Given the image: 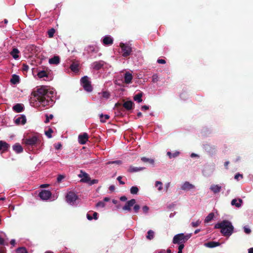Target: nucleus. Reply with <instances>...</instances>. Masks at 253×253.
I'll return each instance as SVG.
<instances>
[{
  "mask_svg": "<svg viewBox=\"0 0 253 253\" xmlns=\"http://www.w3.org/2000/svg\"><path fill=\"white\" fill-rule=\"evenodd\" d=\"M104 65V62L103 61H99L93 62L91 64V67L95 70H98L101 69Z\"/></svg>",
  "mask_w": 253,
  "mask_h": 253,
  "instance_id": "nucleus-12",
  "label": "nucleus"
},
{
  "mask_svg": "<svg viewBox=\"0 0 253 253\" xmlns=\"http://www.w3.org/2000/svg\"><path fill=\"white\" fill-rule=\"evenodd\" d=\"M65 178V176L63 175H59L58 176L57 178V181L58 182H60L64 178Z\"/></svg>",
  "mask_w": 253,
  "mask_h": 253,
  "instance_id": "nucleus-50",
  "label": "nucleus"
},
{
  "mask_svg": "<svg viewBox=\"0 0 253 253\" xmlns=\"http://www.w3.org/2000/svg\"><path fill=\"white\" fill-rule=\"evenodd\" d=\"M109 118V116L108 115H100V121L102 123H104Z\"/></svg>",
  "mask_w": 253,
  "mask_h": 253,
  "instance_id": "nucleus-36",
  "label": "nucleus"
},
{
  "mask_svg": "<svg viewBox=\"0 0 253 253\" xmlns=\"http://www.w3.org/2000/svg\"><path fill=\"white\" fill-rule=\"evenodd\" d=\"M55 33V30L51 29L48 31V35L49 38H52Z\"/></svg>",
  "mask_w": 253,
  "mask_h": 253,
  "instance_id": "nucleus-43",
  "label": "nucleus"
},
{
  "mask_svg": "<svg viewBox=\"0 0 253 253\" xmlns=\"http://www.w3.org/2000/svg\"><path fill=\"white\" fill-rule=\"evenodd\" d=\"M78 140L80 144H84L88 140V134L86 133H84L79 135Z\"/></svg>",
  "mask_w": 253,
  "mask_h": 253,
  "instance_id": "nucleus-15",
  "label": "nucleus"
},
{
  "mask_svg": "<svg viewBox=\"0 0 253 253\" xmlns=\"http://www.w3.org/2000/svg\"><path fill=\"white\" fill-rule=\"evenodd\" d=\"M53 117V115L50 114L49 115H46V120L45 121V123H47L49 122L50 120H51Z\"/></svg>",
  "mask_w": 253,
  "mask_h": 253,
  "instance_id": "nucleus-46",
  "label": "nucleus"
},
{
  "mask_svg": "<svg viewBox=\"0 0 253 253\" xmlns=\"http://www.w3.org/2000/svg\"><path fill=\"white\" fill-rule=\"evenodd\" d=\"M56 99V92L53 88L41 87L38 89L35 102H32L34 107H45L52 106Z\"/></svg>",
  "mask_w": 253,
  "mask_h": 253,
  "instance_id": "nucleus-1",
  "label": "nucleus"
},
{
  "mask_svg": "<svg viewBox=\"0 0 253 253\" xmlns=\"http://www.w3.org/2000/svg\"><path fill=\"white\" fill-rule=\"evenodd\" d=\"M154 232L151 230H150L147 232V235L146 236V238L148 240H152L154 237Z\"/></svg>",
  "mask_w": 253,
  "mask_h": 253,
  "instance_id": "nucleus-32",
  "label": "nucleus"
},
{
  "mask_svg": "<svg viewBox=\"0 0 253 253\" xmlns=\"http://www.w3.org/2000/svg\"><path fill=\"white\" fill-rule=\"evenodd\" d=\"M37 75H38V77L40 79H42L44 77H47V74L45 71H41L39 72L38 73Z\"/></svg>",
  "mask_w": 253,
  "mask_h": 253,
  "instance_id": "nucleus-35",
  "label": "nucleus"
},
{
  "mask_svg": "<svg viewBox=\"0 0 253 253\" xmlns=\"http://www.w3.org/2000/svg\"><path fill=\"white\" fill-rule=\"evenodd\" d=\"M120 47L122 50L123 56L124 57L128 56L130 54L132 49L131 45L129 44L121 42L120 44Z\"/></svg>",
  "mask_w": 253,
  "mask_h": 253,
  "instance_id": "nucleus-6",
  "label": "nucleus"
},
{
  "mask_svg": "<svg viewBox=\"0 0 253 253\" xmlns=\"http://www.w3.org/2000/svg\"><path fill=\"white\" fill-rule=\"evenodd\" d=\"M163 184L160 181H156L155 182V186L158 188V190L159 191H161L163 189L162 187Z\"/></svg>",
  "mask_w": 253,
  "mask_h": 253,
  "instance_id": "nucleus-37",
  "label": "nucleus"
},
{
  "mask_svg": "<svg viewBox=\"0 0 253 253\" xmlns=\"http://www.w3.org/2000/svg\"><path fill=\"white\" fill-rule=\"evenodd\" d=\"M239 178H243V176L242 174H239V173H237L235 175V177H234V178L237 180H239Z\"/></svg>",
  "mask_w": 253,
  "mask_h": 253,
  "instance_id": "nucleus-53",
  "label": "nucleus"
},
{
  "mask_svg": "<svg viewBox=\"0 0 253 253\" xmlns=\"http://www.w3.org/2000/svg\"><path fill=\"white\" fill-rule=\"evenodd\" d=\"M67 202L71 205H74L78 199V196L75 193L72 191L68 192L66 196Z\"/></svg>",
  "mask_w": 253,
  "mask_h": 253,
  "instance_id": "nucleus-7",
  "label": "nucleus"
},
{
  "mask_svg": "<svg viewBox=\"0 0 253 253\" xmlns=\"http://www.w3.org/2000/svg\"><path fill=\"white\" fill-rule=\"evenodd\" d=\"M195 188V186L188 181H185L181 186V189L184 191H188Z\"/></svg>",
  "mask_w": 253,
  "mask_h": 253,
  "instance_id": "nucleus-13",
  "label": "nucleus"
},
{
  "mask_svg": "<svg viewBox=\"0 0 253 253\" xmlns=\"http://www.w3.org/2000/svg\"><path fill=\"white\" fill-rule=\"evenodd\" d=\"M158 81V76L155 74L152 76V81L153 82H157Z\"/></svg>",
  "mask_w": 253,
  "mask_h": 253,
  "instance_id": "nucleus-52",
  "label": "nucleus"
},
{
  "mask_svg": "<svg viewBox=\"0 0 253 253\" xmlns=\"http://www.w3.org/2000/svg\"><path fill=\"white\" fill-rule=\"evenodd\" d=\"M142 95L143 94L142 92L138 93L134 95V96L133 97V99L134 100V101H137L138 103H140L142 101Z\"/></svg>",
  "mask_w": 253,
  "mask_h": 253,
  "instance_id": "nucleus-29",
  "label": "nucleus"
},
{
  "mask_svg": "<svg viewBox=\"0 0 253 253\" xmlns=\"http://www.w3.org/2000/svg\"><path fill=\"white\" fill-rule=\"evenodd\" d=\"M52 132V130L51 128H49L47 131H45V133L48 138H51L52 137L51 133Z\"/></svg>",
  "mask_w": 253,
  "mask_h": 253,
  "instance_id": "nucleus-42",
  "label": "nucleus"
},
{
  "mask_svg": "<svg viewBox=\"0 0 253 253\" xmlns=\"http://www.w3.org/2000/svg\"><path fill=\"white\" fill-rule=\"evenodd\" d=\"M133 103L131 101H127L123 104L124 107L128 110L131 109L133 108Z\"/></svg>",
  "mask_w": 253,
  "mask_h": 253,
  "instance_id": "nucleus-23",
  "label": "nucleus"
},
{
  "mask_svg": "<svg viewBox=\"0 0 253 253\" xmlns=\"http://www.w3.org/2000/svg\"><path fill=\"white\" fill-rule=\"evenodd\" d=\"M143 169V168H137L134 167H130L129 169V171L131 172H137Z\"/></svg>",
  "mask_w": 253,
  "mask_h": 253,
  "instance_id": "nucleus-33",
  "label": "nucleus"
},
{
  "mask_svg": "<svg viewBox=\"0 0 253 253\" xmlns=\"http://www.w3.org/2000/svg\"><path fill=\"white\" fill-rule=\"evenodd\" d=\"M8 238L6 234L3 231H0V245L7 246Z\"/></svg>",
  "mask_w": 253,
  "mask_h": 253,
  "instance_id": "nucleus-11",
  "label": "nucleus"
},
{
  "mask_svg": "<svg viewBox=\"0 0 253 253\" xmlns=\"http://www.w3.org/2000/svg\"><path fill=\"white\" fill-rule=\"evenodd\" d=\"M19 51L17 48H14L10 52L11 55L15 59H17L19 58Z\"/></svg>",
  "mask_w": 253,
  "mask_h": 253,
  "instance_id": "nucleus-26",
  "label": "nucleus"
},
{
  "mask_svg": "<svg viewBox=\"0 0 253 253\" xmlns=\"http://www.w3.org/2000/svg\"><path fill=\"white\" fill-rule=\"evenodd\" d=\"M141 160L144 162L149 163L152 165L154 163V160L153 159L147 158L146 157L141 158Z\"/></svg>",
  "mask_w": 253,
  "mask_h": 253,
  "instance_id": "nucleus-38",
  "label": "nucleus"
},
{
  "mask_svg": "<svg viewBox=\"0 0 253 253\" xmlns=\"http://www.w3.org/2000/svg\"><path fill=\"white\" fill-rule=\"evenodd\" d=\"M122 177L121 176H119L117 177V180L119 181L120 184H125V182L123 181H122Z\"/></svg>",
  "mask_w": 253,
  "mask_h": 253,
  "instance_id": "nucleus-54",
  "label": "nucleus"
},
{
  "mask_svg": "<svg viewBox=\"0 0 253 253\" xmlns=\"http://www.w3.org/2000/svg\"><path fill=\"white\" fill-rule=\"evenodd\" d=\"M201 223L200 220H197L196 221H193L191 223L192 226L194 227H197Z\"/></svg>",
  "mask_w": 253,
  "mask_h": 253,
  "instance_id": "nucleus-44",
  "label": "nucleus"
},
{
  "mask_svg": "<svg viewBox=\"0 0 253 253\" xmlns=\"http://www.w3.org/2000/svg\"><path fill=\"white\" fill-rule=\"evenodd\" d=\"M98 94L100 97L105 98L106 99L109 98L110 97V93L106 91H103L101 92L98 93Z\"/></svg>",
  "mask_w": 253,
  "mask_h": 253,
  "instance_id": "nucleus-30",
  "label": "nucleus"
},
{
  "mask_svg": "<svg viewBox=\"0 0 253 253\" xmlns=\"http://www.w3.org/2000/svg\"><path fill=\"white\" fill-rule=\"evenodd\" d=\"M105 206V204L103 201H100L96 205L97 208H104Z\"/></svg>",
  "mask_w": 253,
  "mask_h": 253,
  "instance_id": "nucleus-41",
  "label": "nucleus"
},
{
  "mask_svg": "<svg viewBox=\"0 0 253 253\" xmlns=\"http://www.w3.org/2000/svg\"><path fill=\"white\" fill-rule=\"evenodd\" d=\"M157 62L160 64H165L166 63L165 60L162 59H158Z\"/></svg>",
  "mask_w": 253,
  "mask_h": 253,
  "instance_id": "nucleus-58",
  "label": "nucleus"
},
{
  "mask_svg": "<svg viewBox=\"0 0 253 253\" xmlns=\"http://www.w3.org/2000/svg\"><path fill=\"white\" fill-rule=\"evenodd\" d=\"M102 41L105 45H111L113 42V39L110 36L107 35L102 38Z\"/></svg>",
  "mask_w": 253,
  "mask_h": 253,
  "instance_id": "nucleus-14",
  "label": "nucleus"
},
{
  "mask_svg": "<svg viewBox=\"0 0 253 253\" xmlns=\"http://www.w3.org/2000/svg\"><path fill=\"white\" fill-rule=\"evenodd\" d=\"M133 206V210L134 212L135 213H137L140 209V206L138 205H136L135 204Z\"/></svg>",
  "mask_w": 253,
  "mask_h": 253,
  "instance_id": "nucleus-48",
  "label": "nucleus"
},
{
  "mask_svg": "<svg viewBox=\"0 0 253 253\" xmlns=\"http://www.w3.org/2000/svg\"><path fill=\"white\" fill-rule=\"evenodd\" d=\"M14 111L17 113L21 112L23 110V105L21 104H17L13 107Z\"/></svg>",
  "mask_w": 253,
  "mask_h": 253,
  "instance_id": "nucleus-25",
  "label": "nucleus"
},
{
  "mask_svg": "<svg viewBox=\"0 0 253 253\" xmlns=\"http://www.w3.org/2000/svg\"><path fill=\"white\" fill-rule=\"evenodd\" d=\"M184 244L179 245L178 248V251L177 253H182V250L184 248Z\"/></svg>",
  "mask_w": 253,
  "mask_h": 253,
  "instance_id": "nucleus-49",
  "label": "nucleus"
},
{
  "mask_svg": "<svg viewBox=\"0 0 253 253\" xmlns=\"http://www.w3.org/2000/svg\"><path fill=\"white\" fill-rule=\"evenodd\" d=\"M148 109H149V107L148 106H146V105L142 106V107H141V109L142 110H147Z\"/></svg>",
  "mask_w": 253,
  "mask_h": 253,
  "instance_id": "nucleus-61",
  "label": "nucleus"
},
{
  "mask_svg": "<svg viewBox=\"0 0 253 253\" xmlns=\"http://www.w3.org/2000/svg\"><path fill=\"white\" fill-rule=\"evenodd\" d=\"M9 147V145L3 141H0V150L5 151Z\"/></svg>",
  "mask_w": 253,
  "mask_h": 253,
  "instance_id": "nucleus-24",
  "label": "nucleus"
},
{
  "mask_svg": "<svg viewBox=\"0 0 253 253\" xmlns=\"http://www.w3.org/2000/svg\"><path fill=\"white\" fill-rule=\"evenodd\" d=\"M127 200V198L126 196H122L120 198V200L122 201H126Z\"/></svg>",
  "mask_w": 253,
  "mask_h": 253,
  "instance_id": "nucleus-63",
  "label": "nucleus"
},
{
  "mask_svg": "<svg viewBox=\"0 0 253 253\" xmlns=\"http://www.w3.org/2000/svg\"><path fill=\"white\" fill-rule=\"evenodd\" d=\"M98 182V180L96 179H93L92 180H90L89 182L88 183L90 185H92L95 183H97Z\"/></svg>",
  "mask_w": 253,
  "mask_h": 253,
  "instance_id": "nucleus-55",
  "label": "nucleus"
},
{
  "mask_svg": "<svg viewBox=\"0 0 253 253\" xmlns=\"http://www.w3.org/2000/svg\"><path fill=\"white\" fill-rule=\"evenodd\" d=\"M139 191V188L135 186H132L130 189V192L131 194H137Z\"/></svg>",
  "mask_w": 253,
  "mask_h": 253,
  "instance_id": "nucleus-34",
  "label": "nucleus"
},
{
  "mask_svg": "<svg viewBox=\"0 0 253 253\" xmlns=\"http://www.w3.org/2000/svg\"><path fill=\"white\" fill-rule=\"evenodd\" d=\"M117 164V165H121L122 164V162L121 161H109L106 163L107 165L109 164Z\"/></svg>",
  "mask_w": 253,
  "mask_h": 253,
  "instance_id": "nucleus-45",
  "label": "nucleus"
},
{
  "mask_svg": "<svg viewBox=\"0 0 253 253\" xmlns=\"http://www.w3.org/2000/svg\"><path fill=\"white\" fill-rule=\"evenodd\" d=\"M15 244H16V242H15V240L14 239H12L11 241H10V244L13 246H15Z\"/></svg>",
  "mask_w": 253,
  "mask_h": 253,
  "instance_id": "nucleus-60",
  "label": "nucleus"
},
{
  "mask_svg": "<svg viewBox=\"0 0 253 253\" xmlns=\"http://www.w3.org/2000/svg\"><path fill=\"white\" fill-rule=\"evenodd\" d=\"M81 82L82 86L86 91L91 92L92 90L90 82L87 76L83 77L81 80Z\"/></svg>",
  "mask_w": 253,
  "mask_h": 253,
  "instance_id": "nucleus-5",
  "label": "nucleus"
},
{
  "mask_svg": "<svg viewBox=\"0 0 253 253\" xmlns=\"http://www.w3.org/2000/svg\"><path fill=\"white\" fill-rule=\"evenodd\" d=\"M48 62L50 64L57 65L60 62V58L58 56H54L49 59Z\"/></svg>",
  "mask_w": 253,
  "mask_h": 253,
  "instance_id": "nucleus-20",
  "label": "nucleus"
},
{
  "mask_svg": "<svg viewBox=\"0 0 253 253\" xmlns=\"http://www.w3.org/2000/svg\"><path fill=\"white\" fill-rule=\"evenodd\" d=\"M26 122V119L24 116H21L15 120V123L17 125H24Z\"/></svg>",
  "mask_w": 253,
  "mask_h": 253,
  "instance_id": "nucleus-19",
  "label": "nucleus"
},
{
  "mask_svg": "<svg viewBox=\"0 0 253 253\" xmlns=\"http://www.w3.org/2000/svg\"><path fill=\"white\" fill-rule=\"evenodd\" d=\"M54 147L56 149L58 150L61 147V144L60 143L55 144Z\"/></svg>",
  "mask_w": 253,
  "mask_h": 253,
  "instance_id": "nucleus-56",
  "label": "nucleus"
},
{
  "mask_svg": "<svg viewBox=\"0 0 253 253\" xmlns=\"http://www.w3.org/2000/svg\"><path fill=\"white\" fill-rule=\"evenodd\" d=\"M210 189L213 193L216 194L220 191L221 187L219 185L212 184L210 186Z\"/></svg>",
  "mask_w": 253,
  "mask_h": 253,
  "instance_id": "nucleus-18",
  "label": "nucleus"
},
{
  "mask_svg": "<svg viewBox=\"0 0 253 253\" xmlns=\"http://www.w3.org/2000/svg\"><path fill=\"white\" fill-rule=\"evenodd\" d=\"M132 79V74L129 72H126L124 75V82L126 84H130L131 83Z\"/></svg>",
  "mask_w": 253,
  "mask_h": 253,
  "instance_id": "nucleus-17",
  "label": "nucleus"
},
{
  "mask_svg": "<svg viewBox=\"0 0 253 253\" xmlns=\"http://www.w3.org/2000/svg\"><path fill=\"white\" fill-rule=\"evenodd\" d=\"M13 149L17 153H20L23 151L22 147L18 143H16L13 146Z\"/></svg>",
  "mask_w": 253,
  "mask_h": 253,
  "instance_id": "nucleus-22",
  "label": "nucleus"
},
{
  "mask_svg": "<svg viewBox=\"0 0 253 253\" xmlns=\"http://www.w3.org/2000/svg\"><path fill=\"white\" fill-rule=\"evenodd\" d=\"M219 244L218 242H210L205 244L206 247L208 248H214L219 246Z\"/></svg>",
  "mask_w": 253,
  "mask_h": 253,
  "instance_id": "nucleus-27",
  "label": "nucleus"
},
{
  "mask_svg": "<svg viewBox=\"0 0 253 253\" xmlns=\"http://www.w3.org/2000/svg\"><path fill=\"white\" fill-rule=\"evenodd\" d=\"M16 253H28L26 248L24 247L19 248L16 250Z\"/></svg>",
  "mask_w": 253,
  "mask_h": 253,
  "instance_id": "nucleus-40",
  "label": "nucleus"
},
{
  "mask_svg": "<svg viewBox=\"0 0 253 253\" xmlns=\"http://www.w3.org/2000/svg\"><path fill=\"white\" fill-rule=\"evenodd\" d=\"M179 154V152L178 151H176V152H174V153H171L170 152H168L167 153V155L169 156V158L176 157L177 156H178Z\"/></svg>",
  "mask_w": 253,
  "mask_h": 253,
  "instance_id": "nucleus-39",
  "label": "nucleus"
},
{
  "mask_svg": "<svg viewBox=\"0 0 253 253\" xmlns=\"http://www.w3.org/2000/svg\"><path fill=\"white\" fill-rule=\"evenodd\" d=\"M39 195L42 200H47L51 197V193L48 190H42Z\"/></svg>",
  "mask_w": 253,
  "mask_h": 253,
  "instance_id": "nucleus-8",
  "label": "nucleus"
},
{
  "mask_svg": "<svg viewBox=\"0 0 253 253\" xmlns=\"http://www.w3.org/2000/svg\"><path fill=\"white\" fill-rule=\"evenodd\" d=\"M248 253H253V248H251L248 249Z\"/></svg>",
  "mask_w": 253,
  "mask_h": 253,
  "instance_id": "nucleus-64",
  "label": "nucleus"
},
{
  "mask_svg": "<svg viewBox=\"0 0 253 253\" xmlns=\"http://www.w3.org/2000/svg\"><path fill=\"white\" fill-rule=\"evenodd\" d=\"M170 186V183L169 182H168L165 185V190L166 191H168L169 188V187Z\"/></svg>",
  "mask_w": 253,
  "mask_h": 253,
  "instance_id": "nucleus-57",
  "label": "nucleus"
},
{
  "mask_svg": "<svg viewBox=\"0 0 253 253\" xmlns=\"http://www.w3.org/2000/svg\"><path fill=\"white\" fill-rule=\"evenodd\" d=\"M71 70L75 73L79 71V64L77 63H73L70 66Z\"/></svg>",
  "mask_w": 253,
  "mask_h": 253,
  "instance_id": "nucleus-28",
  "label": "nucleus"
},
{
  "mask_svg": "<svg viewBox=\"0 0 253 253\" xmlns=\"http://www.w3.org/2000/svg\"><path fill=\"white\" fill-rule=\"evenodd\" d=\"M243 204V200L241 199H234L231 201V204L232 206H235L239 208L242 206Z\"/></svg>",
  "mask_w": 253,
  "mask_h": 253,
  "instance_id": "nucleus-16",
  "label": "nucleus"
},
{
  "mask_svg": "<svg viewBox=\"0 0 253 253\" xmlns=\"http://www.w3.org/2000/svg\"><path fill=\"white\" fill-rule=\"evenodd\" d=\"M214 217V214L213 212H211L208 214V215L206 217L205 219V222L209 223L211 220L213 219Z\"/></svg>",
  "mask_w": 253,
  "mask_h": 253,
  "instance_id": "nucleus-31",
  "label": "nucleus"
},
{
  "mask_svg": "<svg viewBox=\"0 0 253 253\" xmlns=\"http://www.w3.org/2000/svg\"><path fill=\"white\" fill-rule=\"evenodd\" d=\"M214 228L216 229H220L221 233L224 236H230L233 233L234 229L232 223L226 220L216 223L214 225Z\"/></svg>",
  "mask_w": 253,
  "mask_h": 253,
  "instance_id": "nucleus-2",
  "label": "nucleus"
},
{
  "mask_svg": "<svg viewBox=\"0 0 253 253\" xmlns=\"http://www.w3.org/2000/svg\"><path fill=\"white\" fill-rule=\"evenodd\" d=\"M78 176L81 178V181L85 183L89 182L90 177L87 173L83 171V170H81L80 173Z\"/></svg>",
  "mask_w": 253,
  "mask_h": 253,
  "instance_id": "nucleus-9",
  "label": "nucleus"
},
{
  "mask_svg": "<svg viewBox=\"0 0 253 253\" xmlns=\"http://www.w3.org/2000/svg\"><path fill=\"white\" fill-rule=\"evenodd\" d=\"M136 203V200L134 199L128 201L126 205L123 207V210L124 211H130L131 207L133 206Z\"/></svg>",
  "mask_w": 253,
  "mask_h": 253,
  "instance_id": "nucleus-10",
  "label": "nucleus"
},
{
  "mask_svg": "<svg viewBox=\"0 0 253 253\" xmlns=\"http://www.w3.org/2000/svg\"><path fill=\"white\" fill-rule=\"evenodd\" d=\"M149 210V208L147 206H144L142 207V211L145 213H146L148 212Z\"/></svg>",
  "mask_w": 253,
  "mask_h": 253,
  "instance_id": "nucleus-51",
  "label": "nucleus"
},
{
  "mask_svg": "<svg viewBox=\"0 0 253 253\" xmlns=\"http://www.w3.org/2000/svg\"><path fill=\"white\" fill-rule=\"evenodd\" d=\"M191 236V234H184L180 233L175 235L173 238L172 243L174 244H184Z\"/></svg>",
  "mask_w": 253,
  "mask_h": 253,
  "instance_id": "nucleus-3",
  "label": "nucleus"
},
{
  "mask_svg": "<svg viewBox=\"0 0 253 253\" xmlns=\"http://www.w3.org/2000/svg\"><path fill=\"white\" fill-rule=\"evenodd\" d=\"M97 215H98V213L96 212H93V218H94V219H97Z\"/></svg>",
  "mask_w": 253,
  "mask_h": 253,
  "instance_id": "nucleus-59",
  "label": "nucleus"
},
{
  "mask_svg": "<svg viewBox=\"0 0 253 253\" xmlns=\"http://www.w3.org/2000/svg\"><path fill=\"white\" fill-rule=\"evenodd\" d=\"M40 139L37 136H33L32 137L23 139V143L27 146H35L39 143Z\"/></svg>",
  "mask_w": 253,
  "mask_h": 253,
  "instance_id": "nucleus-4",
  "label": "nucleus"
},
{
  "mask_svg": "<svg viewBox=\"0 0 253 253\" xmlns=\"http://www.w3.org/2000/svg\"><path fill=\"white\" fill-rule=\"evenodd\" d=\"M20 78L18 75L14 74L12 75L11 79H10V82L13 84H17L19 83Z\"/></svg>",
  "mask_w": 253,
  "mask_h": 253,
  "instance_id": "nucleus-21",
  "label": "nucleus"
},
{
  "mask_svg": "<svg viewBox=\"0 0 253 253\" xmlns=\"http://www.w3.org/2000/svg\"><path fill=\"white\" fill-rule=\"evenodd\" d=\"M86 217H87V218L89 220H91L93 219L92 216L91 215H90L89 213L87 214Z\"/></svg>",
  "mask_w": 253,
  "mask_h": 253,
  "instance_id": "nucleus-62",
  "label": "nucleus"
},
{
  "mask_svg": "<svg viewBox=\"0 0 253 253\" xmlns=\"http://www.w3.org/2000/svg\"><path fill=\"white\" fill-rule=\"evenodd\" d=\"M244 232L248 234H250L251 232V230L250 229V227L248 226H245L244 227Z\"/></svg>",
  "mask_w": 253,
  "mask_h": 253,
  "instance_id": "nucleus-47",
  "label": "nucleus"
}]
</instances>
